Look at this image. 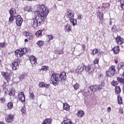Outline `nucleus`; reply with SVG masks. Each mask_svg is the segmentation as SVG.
Here are the masks:
<instances>
[{"mask_svg": "<svg viewBox=\"0 0 124 124\" xmlns=\"http://www.w3.org/2000/svg\"><path fill=\"white\" fill-rule=\"evenodd\" d=\"M37 44L38 46H42L44 45V42L43 41H39L37 42Z\"/></svg>", "mask_w": 124, "mask_h": 124, "instance_id": "obj_35", "label": "nucleus"}, {"mask_svg": "<svg viewBox=\"0 0 124 124\" xmlns=\"http://www.w3.org/2000/svg\"><path fill=\"white\" fill-rule=\"evenodd\" d=\"M30 59L31 64H36V63H37V62H36V58H35L34 56H31Z\"/></svg>", "mask_w": 124, "mask_h": 124, "instance_id": "obj_17", "label": "nucleus"}, {"mask_svg": "<svg viewBox=\"0 0 124 124\" xmlns=\"http://www.w3.org/2000/svg\"><path fill=\"white\" fill-rule=\"evenodd\" d=\"M29 0V1H31V0Z\"/></svg>", "mask_w": 124, "mask_h": 124, "instance_id": "obj_63", "label": "nucleus"}, {"mask_svg": "<svg viewBox=\"0 0 124 124\" xmlns=\"http://www.w3.org/2000/svg\"><path fill=\"white\" fill-rule=\"evenodd\" d=\"M63 108L64 110H66V111H69L70 107L69 106V105L67 104V103H65L63 104Z\"/></svg>", "mask_w": 124, "mask_h": 124, "instance_id": "obj_26", "label": "nucleus"}, {"mask_svg": "<svg viewBox=\"0 0 124 124\" xmlns=\"http://www.w3.org/2000/svg\"><path fill=\"white\" fill-rule=\"evenodd\" d=\"M78 18L79 20H81V19H82L81 16H78Z\"/></svg>", "mask_w": 124, "mask_h": 124, "instance_id": "obj_57", "label": "nucleus"}, {"mask_svg": "<svg viewBox=\"0 0 124 124\" xmlns=\"http://www.w3.org/2000/svg\"><path fill=\"white\" fill-rule=\"evenodd\" d=\"M44 88H46V89H49V88H50V84H45L44 85Z\"/></svg>", "mask_w": 124, "mask_h": 124, "instance_id": "obj_49", "label": "nucleus"}, {"mask_svg": "<svg viewBox=\"0 0 124 124\" xmlns=\"http://www.w3.org/2000/svg\"><path fill=\"white\" fill-rule=\"evenodd\" d=\"M25 12H31L32 11V7L31 6H27L24 8Z\"/></svg>", "mask_w": 124, "mask_h": 124, "instance_id": "obj_18", "label": "nucleus"}, {"mask_svg": "<svg viewBox=\"0 0 124 124\" xmlns=\"http://www.w3.org/2000/svg\"><path fill=\"white\" fill-rule=\"evenodd\" d=\"M111 84L112 86H113V87H116V86L118 85V82L113 80L112 82H111Z\"/></svg>", "mask_w": 124, "mask_h": 124, "instance_id": "obj_39", "label": "nucleus"}, {"mask_svg": "<svg viewBox=\"0 0 124 124\" xmlns=\"http://www.w3.org/2000/svg\"><path fill=\"white\" fill-rule=\"evenodd\" d=\"M24 41L25 42H28L29 41V40H28V39H25Z\"/></svg>", "mask_w": 124, "mask_h": 124, "instance_id": "obj_59", "label": "nucleus"}, {"mask_svg": "<svg viewBox=\"0 0 124 124\" xmlns=\"http://www.w3.org/2000/svg\"><path fill=\"white\" fill-rule=\"evenodd\" d=\"M90 88L92 90L93 93L98 92V91H100L101 89H102V86L99 85H92L90 87Z\"/></svg>", "mask_w": 124, "mask_h": 124, "instance_id": "obj_9", "label": "nucleus"}, {"mask_svg": "<svg viewBox=\"0 0 124 124\" xmlns=\"http://www.w3.org/2000/svg\"><path fill=\"white\" fill-rule=\"evenodd\" d=\"M19 79L20 80V81H22V80H23L24 79V78H25V75L22 74L19 77Z\"/></svg>", "mask_w": 124, "mask_h": 124, "instance_id": "obj_43", "label": "nucleus"}, {"mask_svg": "<svg viewBox=\"0 0 124 124\" xmlns=\"http://www.w3.org/2000/svg\"><path fill=\"white\" fill-rule=\"evenodd\" d=\"M115 72H116L115 66H112L109 68L108 71H107L106 75L108 77H112L115 74Z\"/></svg>", "mask_w": 124, "mask_h": 124, "instance_id": "obj_7", "label": "nucleus"}, {"mask_svg": "<svg viewBox=\"0 0 124 124\" xmlns=\"http://www.w3.org/2000/svg\"><path fill=\"white\" fill-rule=\"evenodd\" d=\"M105 4L106 5V7L108 8L110 6V4L109 3H105Z\"/></svg>", "mask_w": 124, "mask_h": 124, "instance_id": "obj_55", "label": "nucleus"}, {"mask_svg": "<svg viewBox=\"0 0 124 124\" xmlns=\"http://www.w3.org/2000/svg\"><path fill=\"white\" fill-rule=\"evenodd\" d=\"M59 77H60V74L53 73L49 79L51 84H53V86H58L59 81H60L59 79Z\"/></svg>", "mask_w": 124, "mask_h": 124, "instance_id": "obj_3", "label": "nucleus"}, {"mask_svg": "<svg viewBox=\"0 0 124 124\" xmlns=\"http://www.w3.org/2000/svg\"><path fill=\"white\" fill-rule=\"evenodd\" d=\"M49 14V9L43 4L36 6L35 18L31 20V25L33 28H38L43 25L47 16Z\"/></svg>", "mask_w": 124, "mask_h": 124, "instance_id": "obj_1", "label": "nucleus"}, {"mask_svg": "<svg viewBox=\"0 0 124 124\" xmlns=\"http://www.w3.org/2000/svg\"><path fill=\"white\" fill-rule=\"evenodd\" d=\"M13 118H14V115L13 114H9L8 117L6 118V122L7 123H11L12 120H13Z\"/></svg>", "mask_w": 124, "mask_h": 124, "instance_id": "obj_19", "label": "nucleus"}, {"mask_svg": "<svg viewBox=\"0 0 124 124\" xmlns=\"http://www.w3.org/2000/svg\"><path fill=\"white\" fill-rule=\"evenodd\" d=\"M82 48L83 50H85V49H86V46H85L84 45H82Z\"/></svg>", "mask_w": 124, "mask_h": 124, "instance_id": "obj_58", "label": "nucleus"}, {"mask_svg": "<svg viewBox=\"0 0 124 124\" xmlns=\"http://www.w3.org/2000/svg\"><path fill=\"white\" fill-rule=\"evenodd\" d=\"M62 53H63V51L62 50H57V54L58 55H62Z\"/></svg>", "mask_w": 124, "mask_h": 124, "instance_id": "obj_50", "label": "nucleus"}, {"mask_svg": "<svg viewBox=\"0 0 124 124\" xmlns=\"http://www.w3.org/2000/svg\"><path fill=\"white\" fill-rule=\"evenodd\" d=\"M17 97L19 101H20V102H25L26 100V97L25 96V94H24V92H19L18 93Z\"/></svg>", "mask_w": 124, "mask_h": 124, "instance_id": "obj_8", "label": "nucleus"}, {"mask_svg": "<svg viewBox=\"0 0 124 124\" xmlns=\"http://www.w3.org/2000/svg\"><path fill=\"white\" fill-rule=\"evenodd\" d=\"M114 62H115V63H118V60H115Z\"/></svg>", "mask_w": 124, "mask_h": 124, "instance_id": "obj_60", "label": "nucleus"}, {"mask_svg": "<svg viewBox=\"0 0 124 124\" xmlns=\"http://www.w3.org/2000/svg\"><path fill=\"white\" fill-rule=\"evenodd\" d=\"M84 70L88 72L90 74L94 72V64H92L91 65L86 66L85 64H82L81 66H78L77 69L76 70L77 73H81L83 72Z\"/></svg>", "mask_w": 124, "mask_h": 124, "instance_id": "obj_2", "label": "nucleus"}, {"mask_svg": "<svg viewBox=\"0 0 124 124\" xmlns=\"http://www.w3.org/2000/svg\"><path fill=\"white\" fill-rule=\"evenodd\" d=\"M9 95H10L11 96L12 95H15V91L14 90H11L10 91Z\"/></svg>", "mask_w": 124, "mask_h": 124, "instance_id": "obj_37", "label": "nucleus"}, {"mask_svg": "<svg viewBox=\"0 0 124 124\" xmlns=\"http://www.w3.org/2000/svg\"><path fill=\"white\" fill-rule=\"evenodd\" d=\"M116 42L118 45H121L124 43V39L118 36L116 38Z\"/></svg>", "mask_w": 124, "mask_h": 124, "instance_id": "obj_14", "label": "nucleus"}, {"mask_svg": "<svg viewBox=\"0 0 124 124\" xmlns=\"http://www.w3.org/2000/svg\"><path fill=\"white\" fill-rule=\"evenodd\" d=\"M22 62V60L20 59H17L12 64V67L13 70H17L19 68V63Z\"/></svg>", "mask_w": 124, "mask_h": 124, "instance_id": "obj_6", "label": "nucleus"}, {"mask_svg": "<svg viewBox=\"0 0 124 124\" xmlns=\"http://www.w3.org/2000/svg\"><path fill=\"white\" fill-rule=\"evenodd\" d=\"M9 14L10 16H14V17H17V14H16V10L14 8H12L9 11Z\"/></svg>", "mask_w": 124, "mask_h": 124, "instance_id": "obj_15", "label": "nucleus"}, {"mask_svg": "<svg viewBox=\"0 0 124 124\" xmlns=\"http://www.w3.org/2000/svg\"><path fill=\"white\" fill-rule=\"evenodd\" d=\"M70 21L71 23H72L73 26H76L77 25V20L76 19H74V18L70 19Z\"/></svg>", "mask_w": 124, "mask_h": 124, "instance_id": "obj_27", "label": "nucleus"}, {"mask_svg": "<svg viewBox=\"0 0 124 124\" xmlns=\"http://www.w3.org/2000/svg\"><path fill=\"white\" fill-rule=\"evenodd\" d=\"M44 85L45 84L43 83V82L40 83L39 86L40 87V88H44Z\"/></svg>", "mask_w": 124, "mask_h": 124, "instance_id": "obj_51", "label": "nucleus"}, {"mask_svg": "<svg viewBox=\"0 0 124 124\" xmlns=\"http://www.w3.org/2000/svg\"><path fill=\"white\" fill-rule=\"evenodd\" d=\"M43 31H44L43 30L38 31L35 33V35H36L37 37H41V36H42V32H43Z\"/></svg>", "mask_w": 124, "mask_h": 124, "instance_id": "obj_24", "label": "nucleus"}, {"mask_svg": "<svg viewBox=\"0 0 124 124\" xmlns=\"http://www.w3.org/2000/svg\"><path fill=\"white\" fill-rule=\"evenodd\" d=\"M73 87L75 90H78L80 87V85L76 83L75 85H73Z\"/></svg>", "mask_w": 124, "mask_h": 124, "instance_id": "obj_36", "label": "nucleus"}, {"mask_svg": "<svg viewBox=\"0 0 124 124\" xmlns=\"http://www.w3.org/2000/svg\"><path fill=\"white\" fill-rule=\"evenodd\" d=\"M112 51L114 52V54H118L120 52V46H114V48L112 49Z\"/></svg>", "mask_w": 124, "mask_h": 124, "instance_id": "obj_25", "label": "nucleus"}, {"mask_svg": "<svg viewBox=\"0 0 124 124\" xmlns=\"http://www.w3.org/2000/svg\"><path fill=\"white\" fill-rule=\"evenodd\" d=\"M98 17L100 20H102L103 19V14L102 13H99Z\"/></svg>", "mask_w": 124, "mask_h": 124, "instance_id": "obj_40", "label": "nucleus"}, {"mask_svg": "<svg viewBox=\"0 0 124 124\" xmlns=\"http://www.w3.org/2000/svg\"><path fill=\"white\" fill-rule=\"evenodd\" d=\"M109 25V26H112V25H113V22H112V20H110Z\"/></svg>", "mask_w": 124, "mask_h": 124, "instance_id": "obj_56", "label": "nucleus"}, {"mask_svg": "<svg viewBox=\"0 0 124 124\" xmlns=\"http://www.w3.org/2000/svg\"><path fill=\"white\" fill-rule=\"evenodd\" d=\"M7 106L9 109H12L13 108V103L12 102H9L7 104Z\"/></svg>", "mask_w": 124, "mask_h": 124, "instance_id": "obj_34", "label": "nucleus"}, {"mask_svg": "<svg viewBox=\"0 0 124 124\" xmlns=\"http://www.w3.org/2000/svg\"><path fill=\"white\" fill-rule=\"evenodd\" d=\"M71 26L69 24H67L64 26V30L66 32H69L71 31Z\"/></svg>", "mask_w": 124, "mask_h": 124, "instance_id": "obj_16", "label": "nucleus"}, {"mask_svg": "<svg viewBox=\"0 0 124 124\" xmlns=\"http://www.w3.org/2000/svg\"><path fill=\"white\" fill-rule=\"evenodd\" d=\"M47 37L49 38V41H50V40H52V39H53L54 37L52 36V35H48Z\"/></svg>", "mask_w": 124, "mask_h": 124, "instance_id": "obj_48", "label": "nucleus"}, {"mask_svg": "<svg viewBox=\"0 0 124 124\" xmlns=\"http://www.w3.org/2000/svg\"><path fill=\"white\" fill-rule=\"evenodd\" d=\"M99 60L97 58H96L94 61H93V63L94 64H97L98 63Z\"/></svg>", "mask_w": 124, "mask_h": 124, "instance_id": "obj_46", "label": "nucleus"}, {"mask_svg": "<svg viewBox=\"0 0 124 124\" xmlns=\"http://www.w3.org/2000/svg\"><path fill=\"white\" fill-rule=\"evenodd\" d=\"M28 52V48H21L19 50H16L15 51V55L17 58H21V56H23L24 54H26Z\"/></svg>", "mask_w": 124, "mask_h": 124, "instance_id": "obj_4", "label": "nucleus"}, {"mask_svg": "<svg viewBox=\"0 0 124 124\" xmlns=\"http://www.w3.org/2000/svg\"><path fill=\"white\" fill-rule=\"evenodd\" d=\"M84 115H85V113L82 110H79L77 113V115L78 118H82Z\"/></svg>", "mask_w": 124, "mask_h": 124, "instance_id": "obj_21", "label": "nucleus"}, {"mask_svg": "<svg viewBox=\"0 0 124 124\" xmlns=\"http://www.w3.org/2000/svg\"><path fill=\"white\" fill-rule=\"evenodd\" d=\"M16 16H10V17L9 18V21L10 23H12L14 21V18Z\"/></svg>", "mask_w": 124, "mask_h": 124, "instance_id": "obj_33", "label": "nucleus"}, {"mask_svg": "<svg viewBox=\"0 0 124 124\" xmlns=\"http://www.w3.org/2000/svg\"><path fill=\"white\" fill-rule=\"evenodd\" d=\"M1 75H2V76H3V77L5 79V80H6L7 82H8V81H9V80H10V79H11L10 77L11 76L10 75V74H9L8 73L2 72Z\"/></svg>", "mask_w": 124, "mask_h": 124, "instance_id": "obj_13", "label": "nucleus"}, {"mask_svg": "<svg viewBox=\"0 0 124 124\" xmlns=\"http://www.w3.org/2000/svg\"><path fill=\"white\" fill-rule=\"evenodd\" d=\"M111 107H108L107 110L108 113H110L111 112Z\"/></svg>", "mask_w": 124, "mask_h": 124, "instance_id": "obj_54", "label": "nucleus"}, {"mask_svg": "<svg viewBox=\"0 0 124 124\" xmlns=\"http://www.w3.org/2000/svg\"><path fill=\"white\" fill-rule=\"evenodd\" d=\"M47 69H48V68H47V66H44L41 68L42 70H45V71H46V70H47Z\"/></svg>", "mask_w": 124, "mask_h": 124, "instance_id": "obj_47", "label": "nucleus"}, {"mask_svg": "<svg viewBox=\"0 0 124 124\" xmlns=\"http://www.w3.org/2000/svg\"><path fill=\"white\" fill-rule=\"evenodd\" d=\"M82 93L85 97H88V96H91L93 93L91 89V87H86L83 90Z\"/></svg>", "mask_w": 124, "mask_h": 124, "instance_id": "obj_5", "label": "nucleus"}, {"mask_svg": "<svg viewBox=\"0 0 124 124\" xmlns=\"http://www.w3.org/2000/svg\"><path fill=\"white\" fill-rule=\"evenodd\" d=\"M65 79H66V73H65V72H62L59 75V81L61 82H63V81H64Z\"/></svg>", "mask_w": 124, "mask_h": 124, "instance_id": "obj_11", "label": "nucleus"}, {"mask_svg": "<svg viewBox=\"0 0 124 124\" xmlns=\"http://www.w3.org/2000/svg\"><path fill=\"white\" fill-rule=\"evenodd\" d=\"M4 43H0V48H3V47H4Z\"/></svg>", "mask_w": 124, "mask_h": 124, "instance_id": "obj_52", "label": "nucleus"}, {"mask_svg": "<svg viewBox=\"0 0 124 124\" xmlns=\"http://www.w3.org/2000/svg\"><path fill=\"white\" fill-rule=\"evenodd\" d=\"M21 112L23 114H26V107H23L21 109Z\"/></svg>", "mask_w": 124, "mask_h": 124, "instance_id": "obj_42", "label": "nucleus"}, {"mask_svg": "<svg viewBox=\"0 0 124 124\" xmlns=\"http://www.w3.org/2000/svg\"><path fill=\"white\" fill-rule=\"evenodd\" d=\"M23 18L20 16H18L16 18V26L18 27H21L22 26V23H23Z\"/></svg>", "mask_w": 124, "mask_h": 124, "instance_id": "obj_12", "label": "nucleus"}, {"mask_svg": "<svg viewBox=\"0 0 124 124\" xmlns=\"http://www.w3.org/2000/svg\"><path fill=\"white\" fill-rule=\"evenodd\" d=\"M92 55H95V54H97V52H98V50L96 48L93 49L92 51Z\"/></svg>", "mask_w": 124, "mask_h": 124, "instance_id": "obj_38", "label": "nucleus"}, {"mask_svg": "<svg viewBox=\"0 0 124 124\" xmlns=\"http://www.w3.org/2000/svg\"><path fill=\"white\" fill-rule=\"evenodd\" d=\"M122 78H117V80L122 84H124V71L123 74H121Z\"/></svg>", "mask_w": 124, "mask_h": 124, "instance_id": "obj_20", "label": "nucleus"}, {"mask_svg": "<svg viewBox=\"0 0 124 124\" xmlns=\"http://www.w3.org/2000/svg\"><path fill=\"white\" fill-rule=\"evenodd\" d=\"M115 93L119 94V93H121V88H120L119 86H116L115 87Z\"/></svg>", "mask_w": 124, "mask_h": 124, "instance_id": "obj_28", "label": "nucleus"}, {"mask_svg": "<svg viewBox=\"0 0 124 124\" xmlns=\"http://www.w3.org/2000/svg\"><path fill=\"white\" fill-rule=\"evenodd\" d=\"M64 124H74L71 122V120L70 119H67L66 120H64L63 121Z\"/></svg>", "mask_w": 124, "mask_h": 124, "instance_id": "obj_32", "label": "nucleus"}, {"mask_svg": "<svg viewBox=\"0 0 124 124\" xmlns=\"http://www.w3.org/2000/svg\"><path fill=\"white\" fill-rule=\"evenodd\" d=\"M66 17L68 19H74V13L72 10L68 9L67 10Z\"/></svg>", "mask_w": 124, "mask_h": 124, "instance_id": "obj_10", "label": "nucleus"}, {"mask_svg": "<svg viewBox=\"0 0 124 124\" xmlns=\"http://www.w3.org/2000/svg\"><path fill=\"white\" fill-rule=\"evenodd\" d=\"M116 26H115V24H114L113 26L111 27V31L115 32V31H116Z\"/></svg>", "mask_w": 124, "mask_h": 124, "instance_id": "obj_41", "label": "nucleus"}, {"mask_svg": "<svg viewBox=\"0 0 124 124\" xmlns=\"http://www.w3.org/2000/svg\"><path fill=\"white\" fill-rule=\"evenodd\" d=\"M123 91H124V85H123Z\"/></svg>", "mask_w": 124, "mask_h": 124, "instance_id": "obj_62", "label": "nucleus"}, {"mask_svg": "<svg viewBox=\"0 0 124 124\" xmlns=\"http://www.w3.org/2000/svg\"><path fill=\"white\" fill-rule=\"evenodd\" d=\"M51 123H52V119L46 118L43 121L42 124H51Z\"/></svg>", "mask_w": 124, "mask_h": 124, "instance_id": "obj_22", "label": "nucleus"}, {"mask_svg": "<svg viewBox=\"0 0 124 124\" xmlns=\"http://www.w3.org/2000/svg\"><path fill=\"white\" fill-rule=\"evenodd\" d=\"M0 100L2 103H4L5 102V98L4 97H2L0 98Z\"/></svg>", "mask_w": 124, "mask_h": 124, "instance_id": "obj_44", "label": "nucleus"}, {"mask_svg": "<svg viewBox=\"0 0 124 124\" xmlns=\"http://www.w3.org/2000/svg\"><path fill=\"white\" fill-rule=\"evenodd\" d=\"M30 97L31 99H33L34 98V94H33V93H31L30 94Z\"/></svg>", "mask_w": 124, "mask_h": 124, "instance_id": "obj_45", "label": "nucleus"}, {"mask_svg": "<svg viewBox=\"0 0 124 124\" xmlns=\"http://www.w3.org/2000/svg\"><path fill=\"white\" fill-rule=\"evenodd\" d=\"M26 37L28 38V39H32V38H33L32 33H30V32H26Z\"/></svg>", "mask_w": 124, "mask_h": 124, "instance_id": "obj_23", "label": "nucleus"}, {"mask_svg": "<svg viewBox=\"0 0 124 124\" xmlns=\"http://www.w3.org/2000/svg\"><path fill=\"white\" fill-rule=\"evenodd\" d=\"M120 6L122 9V10H123V11H124V0H120Z\"/></svg>", "mask_w": 124, "mask_h": 124, "instance_id": "obj_31", "label": "nucleus"}, {"mask_svg": "<svg viewBox=\"0 0 124 124\" xmlns=\"http://www.w3.org/2000/svg\"><path fill=\"white\" fill-rule=\"evenodd\" d=\"M118 69H124V62H121L118 65Z\"/></svg>", "mask_w": 124, "mask_h": 124, "instance_id": "obj_30", "label": "nucleus"}, {"mask_svg": "<svg viewBox=\"0 0 124 124\" xmlns=\"http://www.w3.org/2000/svg\"><path fill=\"white\" fill-rule=\"evenodd\" d=\"M119 113L120 114H124V110L123 109V108H119Z\"/></svg>", "mask_w": 124, "mask_h": 124, "instance_id": "obj_53", "label": "nucleus"}, {"mask_svg": "<svg viewBox=\"0 0 124 124\" xmlns=\"http://www.w3.org/2000/svg\"><path fill=\"white\" fill-rule=\"evenodd\" d=\"M117 99L118 101V104L121 105V104H123V98H122V97L121 96L118 95L117 96Z\"/></svg>", "mask_w": 124, "mask_h": 124, "instance_id": "obj_29", "label": "nucleus"}, {"mask_svg": "<svg viewBox=\"0 0 124 124\" xmlns=\"http://www.w3.org/2000/svg\"><path fill=\"white\" fill-rule=\"evenodd\" d=\"M0 124H4V123H3V122H0Z\"/></svg>", "mask_w": 124, "mask_h": 124, "instance_id": "obj_61", "label": "nucleus"}, {"mask_svg": "<svg viewBox=\"0 0 124 124\" xmlns=\"http://www.w3.org/2000/svg\"><path fill=\"white\" fill-rule=\"evenodd\" d=\"M0 62H1V61L0 60Z\"/></svg>", "mask_w": 124, "mask_h": 124, "instance_id": "obj_64", "label": "nucleus"}]
</instances>
